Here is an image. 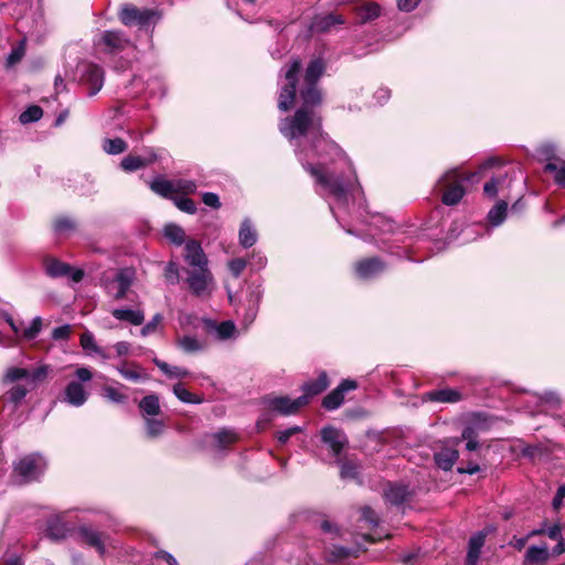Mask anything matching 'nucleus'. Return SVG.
Here are the masks:
<instances>
[{
  "instance_id": "33",
  "label": "nucleus",
  "mask_w": 565,
  "mask_h": 565,
  "mask_svg": "<svg viewBox=\"0 0 565 565\" xmlns=\"http://www.w3.org/2000/svg\"><path fill=\"white\" fill-rule=\"evenodd\" d=\"M508 203L505 201L498 202L488 213V220L493 226L503 223L507 216Z\"/></svg>"
},
{
  "instance_id": "20",
  "label": "nucleus",
  "mask_w": 565,
  "mask_h": 565,
  "mask_svg": "<svg viewBox=\"0 0 565 565\" xmlns=\"http://www.w3.org/2000/svg\"><path fill=\"white\" fill-rule=\"evenodd\" d=\"M383 269L384 265L379 258H367L355 265L356 275L363 279L372 278L383 271Z\"/></svg>"
},
{
  "instance_id": "60",
  "label": "nucleus",
  "mask_w": 565,
  "mask_h": 565,
  "mask_svg": "<svg viewBox=\"0 0 565 565\" xmlns=\"http://www.w3.org/2000/svg\"><path fill=\"white\" fill-rule=\"evenodd\" d=\"M246 267L243 258H235L228 263V269L234 277H238Z\"/></svg>"
},
{
  "instance_id": "38",
  "label": "nucleus",
  "mask_w": 565,
  "mask_h": 565,
  "mask_svg": "<svg viewBox=\"0 0 565 565\" xmlns=\"http://www.w3.org/2000/svg\"><path fill=\"white\" fill-rule=\"evenodd\" d=\"M164 236L179 246L186 242L183 228L175 224H168L164 226Z\"/></svg>"
},
{
  "instance_id": "28",
  "label": "nucleus",
  "mask_w": 565,
  "mask_h": 565,
  "mask_svg": "<svg viewBox=\"0 0 565 565\" xmlns=\"http://www.w3.org/2000/svg\"><path fill=\"white\" fill-rule=\"evenodd\" d=\"M116 370L124 379L128 381L138 382L142 379H146L143 370L135 363L129 364L128 362L124 361L116 366Z\"/></svg>"
},
{
  "instance_id": "21",
  "label": "nucleus",
  "mask_w": 565,
  "mask_h": 565,
  "mask_svg": "<svg viewBox=\"0 0 565 565\" xmlns=\"http://www.w3.org/2000/svg\"><path fill=\"white\" fill-rule=\"evenodd\" d=\"M111 315L117 320L127 321L132 326H141L145 321V312L139 308H116L111 310Z\"/></svg>"
},
{
  "instance_id": "42",
  "label": "nucleus",
  "mask_w": 565,
  "mask_h": 565,
  "mask_svg": "<svg viewBox=\"0 0 565 565\" xmlns=\"http://www.w3.org/2000/svg\"><path fill=\"white\" fill-rule=\"evenodd\" d=\"M355 555H356V551H354V550L334 545L328 551L327 557H328V561H330V562H338V561L348 558L350 556H355Z\"/></svg>"
},
{
  "instance_id": "4",
  "label": "nucleus",
  "mask_w": 565,
  "mask_h": 565,
  "mask_svg": "<svg viewBox=\"0 0 565 565\" xmlns=\"http://www.w3.org/2000/svg\"><path fill=\"white\" fill-rule=\"evenodd\" d=\"M301 68L299 60H294L290 65L285 70L286 84L281 87L279 94L278 108L282 111H287L294 105L296 96V83L298 81V74Z\"/></svg>"
},
{
  "instance_id": "3",
  "label": "nucleus",
  "mask_w": 565,
  "mask_h": 565,
  "mask_svg": "<svg viewBox=\"0 0 565 565\" xmlns=\"http://www.w3.org/2000/svg\"><path fill=\"white\" fill-rule=\"evenodd\" d=\"M46 461L40 454L26 455L13 463V477L20 483L36 480L45 470Z\"/></svg>"
},
{
  "instance_id": "12",
  "label": "nucleus",
  "mask_w": 565,
  "mask_h": 565,
  "mask_svg": "<svg viewBox=\"0 0 565 565\" xmlns=\"http://www.w3.org/2000/svg\"><path fill=\"white\" fill-rule=\"evenodd\" d=\"M321 439L323 444L328 446L332 455L337 458L340 456L343 448L348 444L345 435L332 426L323 427L321 429Z\"/></svg>"
},
{
  "instance_id": "5",
  "label": "nucleus",
  "mask_w": 565,
  "mask_h": 565,
  "mask_svg": "<svg viewBox=\"0 0 565 565\" xmlns=\"http://www.w3.org/2000/svg\"><path fill=\"white\" fill-rule=\"evenodd\" d=\"M76 377L78 381H72L65 387V401L76 407L85 404L88 393L85 391L81 382H89L93 379V373L87 367H78L76 370Z\"/></svg>"
},
{
  "instance_id": "27",
  "label": "nucleus",
  "mask_w": 565,
  "mask_h": 565,
  "mask_svg": "<svg viewBox=\"0 0 565 565\" xmlns=\"http://www.w3.org/2000/svg\"><path fill=\"white\" fill-rule=\"evenodd\" d=\"M81 347L89 354H96L104 360L109 359V355L102 349L95 341L94 334L89 331H85L79 338Z\"/></svg>"
},
{
  "instance_id": "34",
  "label": "nucleus",
  "mask_w": 565,
  "mask_h": 565,
  "mask_svg": "<svg viewBox=\"0 0 565 565\" xmlns=\"http://www.w3.org/2000/svg\"><path fill=\"white\" fill-rule=\"evenodd\" d=\"M507 173L493 177L483 186V192L489 198H494L503 189L507 180Z\"/></svg>"
},
{
  "instance_id": "24",
  "label": "nucleus",
  "mask_w": 565,
  "mask_h": 565,
  "mask_svg": "<svg viewBox=\"0 0 565 565\" xmlns=\"http://www.w3.org/2000/svg\"><path fill=\"white\" fill-rule=\"evenodd\" d=\"M139 409L143 419L158 416L161 412L159 397L154 394L145 396L139 402Z\"/></svg>"
},
{
  "instance_id": "19",
  "label": "nucleus",
  "mask_w": 565,
  "mask_h": 565,
  "mask_svg": "<svg viewBox=\"0 0 565 565\" xmlns=\"http://www.w3.org/2000/svg\"><path fill=\"white\" fill-rule=\"evenodd\" d=\"M345 20L342 15L339 14H319L316 15L311 22L310 30L312 32H328L334 25L344 24Z\"/></svg>"
},
{
  "instance_id": "57",
  "label": "nucleus",
  "mask_w": 565,
  "mask_h": 565,
  "mask_svg": "<svg viewBox=\"0 0 565 565\" xmlns=\"http://www.w3.org/2000/svg\"><path fill=\"white\" fill-rule=\"evenodd\" d=\"M164 277L169 284L175 285L179 282V268L174 262H169L166 266Z\"/></svg>"
},
{
  "instance_id": "14",
  "label": "nucleus",
  "mask_w": 565,
  "mask_h": 565,
  "mask_svg": "<svg viewBox=\"0 0 565 565\" xmlns=\"http://www.w3.org/2000/svg\"><path fill=\"white\" fill-rule=\"evenodd\" d=\"M184 260L193 269L206 267L209 265L207 257L203 252L201 244L195 239H189L184 245Z\"/></svg>"
},
{
  "instance_id": "8",
  "label": "nucleus",
  "mask_w": 565,
  "mask_h": 565,
  "mask_svg": "<svg viewBox=\"0 0 565 565\" xmlns=\"http://www.w3.org/2000/svg\"><path fill=\"white\" fill-rule=\"evenodd\" d=\"M78 535L83 543L94 547L99 556H105L106 547L117 548V544L114 540L105 536L103 533L89 526H81L78 529Z\"/></svg>"
},
{
  "instance_id": "56",
  "label": "nucleus",
  "mask_w": 565,
  "mask_h": 565,
  "mask_svg": "<svg viewBox=\"0 0 565 565\" xmlns=\"http://www.w3.org/2000/svg\"><path fill=\"white\" fill-rule=\"evenodd\" d=\"M28 391L29 390L23 385H19V384L14 385L8 392L9 401L14 404H19L25 397V395L28 394Z\"/></svg>"
},
{
  "instance_id": "2",
  "label": "nucleus",
  "mask_w": 565,
  "mask_h": 565,
  "mask_svg": "<svg viewBox=\"0 0 565 565\" xmlns=\"http://www.w3.org/2000/svg\"><path fill=\"white\" fill-rule=\"evenodd\" d=\"M475 173L463 175L459 169L447 171L438 181L437 191L441 194V201L446 205H456L465 195L462 182L475 178Z\"/></svg>"
},
{
  "instance_id": "46",
  "label": "nucleus",
  "mask_w": 565,
  "mask_h": 565,
  "mask_svg": "<svg viewBox=\"0 0 565 565\" xmlns=\"http://www.w3.org/2000/svg\"><path fill=\"white\" fill-rule=\"evenodd\" d=\"M121 168L125 171L132 172L147 166V161L138 156H127L121 160Z\"/></svg>"
},
{
  "instance_id": "47",
  "label": "nucleus",
  "mask_w": 565,
  "mask_h": 565,
  "mask_svg": "<svg viewBox=\"0 0 565 565\" xmlns=\"http://www.w3.org/2000/svg\"><path fill=\"white\" fill-rule=\"evenodd\" d=\"M198 185L192 180L177 179L174 180V196L177 194L188 195L194 193Z\"/></svg>"
},
{
  "instance_id": "9",
  "label": "nucleus",
  "mask_w": 565,
  "mask_h": 565,
  "mask_svg": "<svg viewBox=\"0 0 565 565\" xmlns=\"http://www.w3.org/2000/svg\"><path fill=\"white\" fill-rule=\"evenodd\" d=\"M134 280L135 271L131 268L119 269L107 285L108 294L116 300L125 298Z\"/></svg>"
},
{
  "instance_id": "62",
  "label": "nucleus",
  "mask_w": 565,
  "mask_h": 565,
  "mask_svg": "<svg viewBox=\"0 0 565 565\" xmlns=\"http://www.w3.org/2000/svg\"><path fill=\"white\" fill-rule=\"evenodd\" d=\"M203 203L213 209H218L221 206L220 199L215 193L206 192L202 195Z\"/></svg>"
},
{
  "instance_id": "43",
  "label": "nucleus",
  "mask_w": 565,
  "mask_h": 565,
  "mask_svg": "<svg viewBox=\"0 0 565 565\" xmlns=\"http://www.w3.org/2000/svg\"><path fill=\"white\" fill-rule=\"evenodd\" d=\"M103 149L109 154H119L127 149V145L120 138L105 139L103 142Z\"/></svg>"
},
{
  "instance_id": "64",
  "label": "nucleus",
  "mask_w": 565,
  "mask_h": 565,
  "mask_svg": "<svg viewBox=\"0 0 565 565\" xmlns=\"http://www.w3.org/2000/svg\"><path fill=\"white\" fill-rule=\"evenodd\" d=\"M362 519L367 522L369 524L376 525L379 523V518L375 514V512L369 508L365 507L362 509Z\"/></svg>"
},
{
  "instance_id": "18",
  "label": "nucleus",
  "mask_w": 565,
  "mask_h": 565,
  "mask_svg": "<svg viewBox=\"0 0 565 565\" xmlns=\"http://www.w3.org/2000/svg\"><path fill=\"white\" fill-rule=\"evenodd\" d=\"M493 527L484 529L476 534H473L469 540V548L466 558V565H477L480 552L482 546L484 545L486 537L488 533L493 532Z\"/></svg>"
},
{
  "instance_id": "48",
  "label": "nucleus",
  "mask_w": 565,
  "mask_h": 565,
  "mask_svg": "<svg viewBox=\"0 0 565 565\" xmlns=\"http://www.w3.org/2000/svg\"><path fill=\"white\" fill-rule=\"evenodd\" d=\"M54 230L60 235H67L75 230V222L66 216L58 217L54 222Z\"/></svg>"
},
{
  "instance_id": "51",
  "label": "nucleus",
  "mask_w": 565,
  "mask_h": 565,
  "mask_svg": "<svg viewBox=\"0 0 565 565\" xmlns=\"http://www.w3.org/2000/svg\"><path fill=\"white\" fill-rule=\"evenodd\" d=\"M24 54H25L24 42H20L17 46H14L11 50L10 54L8 55V57H7V66L8 67L14 66L17 63H19L22 60Z\"/></svg>"
},
{
  "instance_id": "58",
  "label": "nucleus",
  "mask_w": 565,
  "mask_h": 565,
  "mask_svg": "<svg viewBox=\"0 0 565 565\" xmlns=\"http://www.w3.org/2000/svg\"><path fill=\"white\" fill-rule=\"evenodd\" d=\"M41 328H42V319L40 317L34 318L32 320L30 327H28L24 330V332H23L24 338H26L28 340H32V339L36 338V335L41 331Z\"/></svg>"
},
{
  "instance_id": "45",
  "label": "nucleus",
  "mask_w": 565,
  "mask_h": 565,
  "mask_svg": "<svg viewBox=\"0 0 565 565\" xmlns=\"http://www.w3.org/2000/svg\"><path fill=\"white\" fill-rule=\"evenodd\" d=\"M178 345L186 353L198 352L202 349L199 340L191 335H184L178 339Z\"/></svg>"
},
{
  "instance_id": "40",
  "label": "nucleus",
  "mask_w": 565,
  "mask_h": 565,
  "mask_svg": "<svg viewBox=\"0 0 565 565\" xmlns=\"http://www.w3.org/2000/svg\"><path fill=\"white\" fill-rule=\"evenodd\" d=\"M30 372L23 367H9L3 375L4 383H13L19 380H29Z\"/></svg>"
},
{
  "instance_id": "54",
  "label": "nucleus",
  "mask_w": 565,
  "mask_h": 565,
  "mask_svg": "<svg viewBox=\"0 0 565 565\" xmlns=\"http://www.w3.org/2000/svg\"><path fill=\"white\" fill-rule=\"evenodd\" d=\"M104 397L113 403H125L127 401V396L122 394L118 388L113 386H105L103 388Z\"/></svg>"
},
{
  "instance_id": "13",
  "label": "nucleus",
  "mask_w": 565,
  "mask_h": 565,
  "mask_svg": "<svg viewBox=\"0 0 565 565\" xmlns=\"http://www.w3.org/2000/svg\"><path fill=\"white\" fill-rule=\"evenodd\" d=\"M356 382L343 380L337 388L331 391L322 401V406L328 411L339 408L344 401V393L356 388Z\"/></svg>"
},
{
  "instance_id": "61",
  "label": "nucleus",
  "mask_w": 565,
  "mask_h": 565,
  "mask_svg": "<svg viewBox=\"0 0 565 565\" xmlns=\"http://www.w3.org/2000/svg\"><path fill=\"white\" fill-rule=\"evenodd\" d=\"M300 431H301V428L299 426H292L288 429L281 430L278 433V436H277L278 441L280 444H286L291 436H294L295 434L300 433Z\"/></svg>"
},
{
  "instance_id": "29",
  "label": "nucleus",
  "mask_w": 565,
  "mask_h": 565,
  "mask_svg": "<svg viewBox=\"0 0 565 565\" xmlns=\"http://www.w3.org/2000/svg\"><path fill=\"white\" fill-rule=\"evenodd\" d=\"M329 385L328 376L326 373H321L315 381L308 382L303 385V395L307 397V404L309 398L323 392Z\"/></svg>"
},
{
  "instance_id": "53",
  "label": "nucleus",
  "mask_w": 565,
  "mask_h": 565,
  "mask_svg": "<svg viewBox=\"0 0 565 565\" xmlns=\"http://www.w3.org/2000/svg\"><path fill=\"white\" fill-rule=\"evenodd\" d=\"M174 204L179 210L182 212H185L188 214H194L196 212V205L195 202L189 198L184 196H174L173 198Z\"/></svg>"
},
{
  "instance_id": "7",
  "label": "nucleus",
  "mask_w": 565,
  "mask_h": 565,
  "mask_svg": "<svg viewBox=\"0 0 565 565\" xmlns=\"http://www.w3.org/2000/svg\"><path fill=\"white\" fill-rule=\"evenodd\" d=\"M95 46L111 54L119 53L131 45V41L121 31H104L95 40Z\"/></svg>"
},
{
  "instance_id": "55",
  "label": "nucleus",
  "mask_w": 565,
  "mask_h": 565,
  "mask_svg": "<svg viewBox=\"0 0 565 565\" xmlns=\"http://www.w3.org/2000/svg\"><path fill=\"white\" fill-rule=\"evenodd\" d=\"M359 475V466L353 461L341 463L340 476L342 479H355Z\"/></svg>"
},
{
  "instance_id": "36",
  "label": "nucleus",
  "mask_w": 565,
  "mask_h": 565,
  "mask_svg": "<svg viewBox=\"0 0 565 565\" xmlns=\"http://www.w3.org/2000/svg\"><path fill=\"white\" fill-rule=\"evenodd\" d=\"M45 270L51 277H62L71 273V267L56 259H50L45 264Z\"/></svg>"
},
{
  "instance_id": "15",
  "label": "nucleus",
  "mask_w": 565,
  "mask_h": 565,
  "mask_svg": "<svg viewBox=\"0 0 565 565\" xmlns=\"http://www.w3.org/2000/svg\"><path fill=\"white\" fill-rule=\"evenodd\" d=\"M83 81L86 85L89 86V96L96 95L103 87L104 84V72L103 70L95 64H83Z\"/></svg>"
},
{
  "instance_id": "23",
  "label": "nucleus",
  "mask_w": 565,
  "mask_h": 565,
  "mask_svg": "<svg viewBox=\"0 0 565 565\" xmlns=\"http://www.w3.org/2000/svg\"><path fill=\"white\" fill-rule=\"evenodd\" d=\"M354 12L359 23H366L380 17L381 8L375 2H365L354 7Z\"/></svg>"
},
{
  "instance_id": "6",
  "label": "nucleus",
  "mask_w": 565,
  "mask_h": 565,
  "mask_svg": "<svg viewBox=\"0 0 565 565\" xmlns=\"http://www.w3.org/2000/svg\"><path fill=\"white\" fill-rule=\"evenodd\" d=\"M186 274L189 288L195 296L201 297L211 294L214 279L207 266L186 270Z\"/></svg>"
},
{
  "instance_id": "17",
  "label": "nucleus",
  "mask_w": 565,
  "mask_h": 565,
  "mask_svg": "<svg viewBox=\"0 0 565 565\" xmlns=\"http://www.w3.org/2000/svg\"><path fill=\"white\" fill-rule=\"evenodd\" d=\"M237 440V434L232 429H221L205 437L206 446L213 451H221Z\"/></svg>"
},
{
  "instance_id": "35",
  "label": "nucleus",
  "mask_w": 565,
  "mask_h": 565,
  "mask_svg": "<svg viewBox=\"0 0 565 565\" xmlns=\"http://www.w3.org/2000/svg\"><path fill=\"white\" fill-rule=\"evenodd\" d=\"M145 425H146L147 437L150 439L158 438L159 436H161L163 434V431L166 429L164 422L161 419L154 418V417L146 418Z\"/></svg>"
},
{
  "instance_id": "25",
  "label": "nucleus",
  "mask_w": 565,
  "mask_h": 565,
  "mask_svg": "<svg viewBox=\"0 0 565 565\" xmlns=\"http://www.w3.org/2000/svg\"><path fill=\"white\" fill-rule=\"evenodd\" d=\"M458 456L459 454L455 448L444 447L435 454V461L440 469L448 471L452 468L454 463L458 459Z\"/></svg>"
},
{
  "instance_id": "22",
  "label": "nucleus",
  "mask_w": 565,
  "mask_h": 565,
  "mask_svg": "<svg viewBox=\"0 0 565 565\" xmlns=\"http://www.w3.org/2000/svg\"><path fill=\"white\" fill-rule=\"evenodd\" d=\"M548 559L550 551L546 544L530 546L524 556V562L529 565H544Z\"/></svg>"
},
{
  "instance_id": "32",
  "label": "nucleus",
  "mask_w": 565,
  "mask_h": 565,
  "mask_svg": "<svg viewBox=\"0 0 565 565\" xmlns=\"http://www.w3.org/2000/svg\"><path fill=\"white\" fill-rule=\"evenodd\" d=\"M67 531L60 518H53L47 523L46 535L53 541H58L66 536Z\"/></svg>"
},
{
  "instance_id": "52",
  "label": "nucleus",
  "mask_w": 565,
  "mask_h": 565,
  "mask_svg": "<svg viewBox=\"0 0 565 565\" xmlns=\"http://www.w3.org/2000/svg\"><path fill=\"white\" fill-rule=\"evenodd\" d=\"M235 324L232 321H223L216 326V335L221 340L230 339L235 332Z\"/></svg>"
},
{
  "instance_id": "10",
  "label": "nucleus",
  "mask_w": 565,
  "mask_h": 565,
  "mask_svg": "<svg viewBox=\"0 0 565 565\" xmlns=\"http://www.w3.org/2000/svg\"><path fill=\"white\" fill-rule=\"evenodd\" d=\"M156 15V11L150 9L140 10L134 6H124L119 12V19L125 25L138 24L147 25Z\"/></svg>"
},
{
  "instance_id": "26",
  "label": "nucleus",
  "mask_w": 565,
  "mask_h": 565,
  "mask_svg": "<svg viewBox=\"0 0 565 565\" xmlns=\"http://www.w3.org/2000/svg\"><path fill=\"white\" fill-rule=\"evenodd\" d=\"M411 491L403 484H388L384 490L385 500L395 505L403 503Z\"/></svg>"
},
{
  "instance_id": "44",
  "label": "nucleus",
  "mask_w": 565,
  "mask_h": 565,
  "mask_svg": "<svg viewBox=\"0 0 565 565\" xmlns=\"http://www.w3.org/2000/svg\"><path fill=\"white\" fill-rule=\"evenodd\" d=\"M433 401L451 403L457 402L460 398V394L455 390H440L430 393Z\"/></svg>"
},
{
  "instance_id": "1",
  "label": "nucleus",
  "mask_w": 565,
  "mask_h": 565,
  "mask_svg": "<svg viewBox=\"0 0 565 565\" xmlns=\"http://www.w3.org/2000/svg\"><path fill=\"white\" fill-rule=\"evenodd\" d=\"M324 71V64L317 58L306 70L303 86L300 88L302 105L294 117L285 118L279 124L280 132L296 143V154L303 169L315 178L337 201L347 202L349 184L344 183L329 162L345 159L342 150L329 140L321 130V118L315 107L321 103V93L317 87L318 79Z\"/></svg>"
},
{
  "instance_id": "49",
  "label": "nucleus",
  "mask_w": 565,
  "mask_h": 565,
  "mask_svg": "<svg viewBox=\"0 0 565 565\" xmlns=\"http://www.w3.org/2000/svg\"><path fill=\"white\" fill-rule=\"evenodd\" d=\"M162 320H163L162 315L156 313L151 318V320L142 327V329L140 330V334L142 337H148L152 333H156L160 329Z\"/></svg>"
},
{
  "instance_id": "16",
  "label": "nucleus",
  "mask_w": 565,
  "mask_h": 565,
  "mask_svg": "<svg viewBox=\"0 0 565 565\" xmlns=\"http://www.w3.org/2000/svg\"><path fill=\"white\" fill-rule=\"evenodd\" d=\"M268 405L271 409L280 414L290 415L295 414L300 407L307 405V397L299 396L296 399H290L286 396L273 397L268 399Z\"/></svg>"
},
{
  "instance_id": "63",
  "label": "nucleus",
  "mask_w": 565,
  "mask_h": 565,
  "mask_svg": "<svg viewBox=\"0 0 565 565\" xmlns=\"http://www.w3.org/2000/svg\"><path fill=\"white\" fill-rule=\"evenodd\" d=\"M71 334V327L68 324L55 328L52 332V338L54 340H64L67 339Z\"/></svg>"
},
{
  "instance_id": "59",
  "label": "nucleus",
  "mask_w": 565,
  "mask_h": 565,
  "mask_svg": "<svg viewBox=\"0 0 565 565\" xmlns=\"http://www.w3.org/2000/svg\"><path fill=\"white\" fill-rule=\"evenodd\" d=\"M461 438L467 440L466 448L469 451H473L478 448L479 444L475 438V431L472 428L468 427L462 431Z\"/></svg>"
},
{
  "instance_id": "39",
  "label": "nucleus",
  "mask_w": 565,
  "mask_h": 565,
  "mask_svg": "<svg viewBox=\"0 0 565 565\" xmlns=\"http://www.w3.org/2000/svg\"><path fill=\"white\" fill-rule=\"evenodd\" d=\"M154 364L169 377H185L189 375V371L179 366H172L167 362L154 359Z\"/></svg>"
},
{
  "instance_id": "50",
  "label": "nucleus",
  "mask_w": 565,
  "mask_h": 565,
  "mask_svg": "<svg viewBox=\"0 0 565 565\" xmlns=\"http://www.w3.org/2000/svg\"><path fill=\"white\" fill-rule=\"evenodd\" d=\"M43 115V111L41 109V107L39 106H30L26 110H24L21 115H20V121L22 124H29V122H33V121H36L39 120Z\"/></svg>"
},
{
  "instance_id": "30",
  "label": "nucleus",
  "mask_w": 565,
  "mask_h": 565,
  "mask_svg": "<svg viewBox=\"0 0 565 565\" xmlns=\"http://www.w3.org/2000/svg\"><path fill=\"white\" fill-rule=\"evenodd\" d=\"M239 243L243 247H250L253 246L257 241V233L253 228L252 223L248 218L244 220L242 222L241 228H239Z\"/></svg>"
},
{
  "instance_id": "37",
  "label": "nucleus",
  "mask_w": 565,
  "mask_h": 565,
  "mask_svg": "<svg viewBox=\"0 0 565 565\" xmlns=\"http://www.w3.org/2000/svg\"><path fill=\"white\" fill-rule=\"evenodd\" d=\"M174 395L183 403L188 404H201L203 398L189 392L181 383L173 386Z\"/></svg>"
},
{
  "instance_id": "11",
  "label": "nucleus",
  "mask_w": 565,
  "mask_h": 565,
  "mask_svg": "<svg viewBox=\"0 0 565 565\" xmlns=\"http://www.w3.org/2000/svg\"><path fill=\"white\" fill-rule=\"evenodd\" d=\"M263 289L260 286L249 287L246 296L245 312L243 316V324L248 328L256 319L259 303L263 298Z\"/></svg>"
},
{
  "instance_id": "41",
  "label": "nucleus",
  "mask_w": 565,
  "mask_h": 565,
  "mask_svg": "<svg viewBox=\"0 0 565 565\" xmlns=\"http://www.w3.org/2000/svg\"><path fill=\"white\" fill-rule=\"evenodd\" d=\"M545 170L555 173V182L565 186V161L557 160V162H548Z\"/></svg>"
},
{
  "instance_id": "31",
  "label": "nucleus",
  "mask_w": 565,
  "mask_h": 565,
  "mask_svg": "<svg viewBox=\"0 0 565 565\" xmlns=\"http://www.w3.org/2000/svg\"><path fill=\"white\" fill-rule=\"evenodd\" d=\"M151 190L167 199L174 198V180H166L163 178L154 179L151 183Z\"/></svg>"
}]
</instances>
